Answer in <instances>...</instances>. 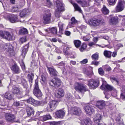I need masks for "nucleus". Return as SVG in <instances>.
Wrapping results in <instances>:
<instances>
[{
  "mask_svg": "<svg viewBox=\"0 0 125 125\" xmlns=\"http://www.w3.org/2000/svg\"><path fill=\"white\" fill-rule=\"evenodd\" d=\"M26 41V37H23L21 38L19 40L20 43L22 44Z\"/></svg>",
  "mask_w": 125,
  "mask_h": 125,
  "instance_id": "nucleus-46",
  "label": "nucleus"
},
{
  "mask_svg": "<svg viewBox=\"0 0 125 125\" xmlns=\"http://www.w3.org/2000/svg\"><path fill=\"white\" fill-rule=\"evenodd\" d=\"M76 2L83 7H87L89 6V0L87 1L85 0H76Z\"/></svg>",
  "mask_w": 125,
  "mask_h": 125,
  "instance_id": "nucleus-17",
  "label": "nucleus"
},
{
  "mask_svg": "<svg viewBox=\"0 0 125 125\" xmlns=\"http://www.w3.org/2000/svg\"><path fill=\"white\" fill-rule=\"evenodd\" d=\"M47 68L50 74L52 76H57L58 72L55 69L51 67H47Z\"/></svg>",
  "mask_w": 125,
  "mask_h": 125,
  "instance_id": "nucleus-18",
  "label": "nucleus"
},
{
  "mask_svg": "<svg viewBox=\"0 0 125 125\" xmlns=\"http://www.w3.org/2000/svg\"><path fill=\"white\" fill-rule=\"evenodd\" d=\"M27 12L25 10H23L20 13V16L21 17H25L27 14Z\"/></svg>",
  "mask_w": 125,
  "mask_h": 125,
  "instance_id": "nucleus-41",
  "label": "nucleus"
},
{
  "mask_svg": "<svg viewBox=\"0 0 125 125\" xmlns=\"http://www.w3.org/2000/svg\"><path fill=\"white\" fill-rule=\"evenodd\" d=\"M29 45L28 44H26L24 46L22 49V53L21 55L23 57H24L26 54L27 53L28 49L29 48Z\"/></svg>",
  "mask_w": 125,
  "mask_h": 125,
  "instance_id": "nucleus-28",
  "label": "nucleus"
},
{
  "mask_svg": "<svg viewBox=\"0 0 125 125\" xmlns=\"http://www.w3.org/2000/svg\"><path fill=\"white\" fill-rule=\"evenodd\" d=\"M120 98L123 100H125V93H122L121 94Z\"/></svg>",
  "mask_w": 125,
  "mask_h": 125,
  "instance_id": "nucleus-53",
  "label": "nucleus"
},
{
  "mask_svg": "<svg viewBox=\"0 0 125 125\" xmlns=\"http://www.w3.org/2000/svg\"><path fill=\"white\" fill-rule=\"evenodd\" d=\"M21 84L25 88H26L27 85V82L26 80L24 79L21 81Z\"/></svg>",
  "mask_w": 125,
  "mask_h": 125,
  "instance_id": "nucleus-45",
  "label": "nucleus"
},
{
  "mask_svg": "<svg viewBox=\"0 0 125 125\" xmlns=\"http://www.w3.org/2000/svg\"><path fill=\"white\" fill-rule=\"evenodd\" d=\"M81 125H92V122L90 119L88 118L81 121Z\"/></svg>",
  "mask_w": 125,
  "mask_h": 125,
  "instance_id": "nucleus-25",
  "label": "nucleus"
},
{
  "mask_svg": "<svg viewBox=\"0 0 125 125\" xmlns=\"http://www.w3.org/2000/svg\"><path fill=\"white\" fill-rule=\"evenodd\" d=\"M26 110L28 116H29L32 115H34V111L32 108L29 106L27 107H26Z\"/></svg>",
  "mask_w": 125,
  "mask_h": 125,
  "instance_id": "nucleus-23",
  "label": "nucleus"
},
{
  "mask_svg": "<svg viewBox=\"0 0 125 125\" xmlns=\"http://www.w3.org/2000/svg\"><path fill=\"white\" fill-rule=\"evenodd\" d=\"M83 39L84 41H89L90 40V39L88 37H87L85 36H83Z\"/></svg>",
  "mask_w": 125,
  "mask_h": 125,
  "instance_id": "nucleus-60",
  "label": "nucleus"
},
{
  "mask_svg": "<svg viewBox=\"0 0 125 125\" xmlns=\"http://www.w3.org/2000/svg\"><path fill=\"white\" fill-rule=\"evenodd\" d=\"M122 89L121 90L122 93H125V86L123 85H122Z\"/></svg>",
  "mask_w": 125,
  "mask_h": 125,
  "instance_id": "nucleus-64",
  "label": "nucleus"
},
{
  "mask_svg": "<svg viewBox=\"0 0 125 125\" xmlns=\"http://www.w3.org/2000/svg\"><path fill=\"white\" fill-rule=\"evenodd\" d=\"M6 119L8 121L12 123L15 118V117L14 115L10 114L7 113L5 114Z\"/></svg>",
  "mask_w": 125,
  "mask_h": 125,
  "instance_id": "nucleus-16",
  "label": "nucleus"
},
{
  "mask_svg": "<svg viewBox=\"0 0 125 125\" xmlns=\"http://www.w3.org/2000/svg\"><path fill=\"white\" fill-rule=\"evenodd\" d=\"M28 78L30 82L31 83H32V80L34 78V74L33 73H31L30 74L28 75Z\"/></svg>",
  "mask_w": 125,
  "mask_h": 125,
  "instance_id": "nucleus-40",
  "label": "nucleus"
},
{
  "mask_svg": "<svg viewBox=\"0 0 125 125\" xmlns=\"http://www.w3.org/2000/svg\"><path fill=\"white\" fill-rule=\"evenodd\" d=\"M64 24L61 22L59 23L58 25L59 29V34H58V35L61 37V34H62V31L63 30V27Z\"/></svg>",
  "mask_w": 125,
  "mask_h": 125,
  "instance_id": "nucleus-30",
  "label": "nucleus"
},
{
  "mask_svg": "<svg viewBox=\"0 0 125 125\" xmlns=\"http://www.w3.org/2000/svg\"><path fill=\"white\" fill-rule=\"evenodd\" d=\"M10 32L7 31H0V36L2 38L8 40V37Z\"/></svg>",
  "mask_w": 125,
  "mask_h": 125,
  "instance_id": "nucleus-21",
  "label": "nucleus"
},
{
  "mask_svg": "<svg viewBox=\"0 0 125 125\" xmlns=\"http://www.w3.org/2000/svg\"><path fill=\"white\" fill-rule=\"evenodd\" d=\"M125 7V2L124 0H119L117 5L115 8V10L117 12L122 11Z\"/></svg>",
  "mask_w": 125,
  "mask_h": 125,
  "instance_id": "nucleus-5",
  "label": "nucleus"
},
{
  "mask_svg": "<svg viewBox=\"0 0 125 125\" xmlns=\"http://www.w3.org/2000/svg\"><path fill=\"white\" fill-rule=\"evenodd\" d=\"M57 102L53 100L49 102L47 104L46 109L49 112H52L55 109L57 105Z\"/></svg>",
  "mask_w": 125,
  "mask_h": 125,
  "instance_id": "nucleus-6",
  "label": "nucleus"
},
{
  "mask_svg": "<svg viewBox=\"0 0 125 125\" xmlns=\"http://www.w3.org/2000/svg\"><path fill=\"white\" fill-rule=\"evenodd\" d=\"M115 0H109V4L111 5H114L115 3Z\"/></svg>",
  "mask_w": 125,
  "mask_h": 125,
  "instance_id": "nucleus-51",
  "label": "nucleus"
},
{
  "mask_svg": "<svg viewBox=\"0 0 125 125\" xmlns=\"http://www.w3.org/2000/svg\"><path fill=\"white\" fill-rule=\"evenodd\" d=\"M37 103H38V104H37V106L38 105L43 106L44 104H46L47 103V102L45 101H38Z\"/></svg>",
  "mask_w": 125,
  "mask_h": 125,
  "instance_id": "nucleus-42",
  "label": "nucleus"
},
{
  "mask_svg": "<svg viewBox=\"0 0 125 125\" xmlns=\"http://www.w3.org/2000/svg\"><path fill=\"white\" fill-rule=\"evenodd\" d=\"M73 42L75 46L77 48L80 47L81 43V42L79 40H75Z\"/></svg>",
  "mask_w": 125,
  "mask_h": 125,
  "instance_id": "nucleus-38",
  "label": "nucleus"
},
{
  "mask_svg": "<svg viewBox=\"0 0 125 125\" xmlns=\"http://www.w3.org/2000/svg\"><path fill=\"white\" fill-rule=\"evenodd\" d=\"M13 105L14 106H18L20 105V104L19 101H16L14 103Z\"/></svg>",
  "mask_w": 125,
  "mask_h": 125,
  "instance_id": "nucleus-55",
  "label": "nucleus"
},
{
  "mask_svg": "<svg viewBox=\"0 0 125 125\" xmlns=\"http://www.w3.org/2000/svg\"><path fill=\"white\" fill-rule=\"evenodd\" d=\"M13 47L9 43L0 44V52L4 51L9 55L12 56L14 55Z\"/></svg>",
  "mask_w": 125,
  "mask_h": 125,
  "instance_id": "nucleus-1",
  "label": "nucleus"
},
{
  "mask_svg": "<svg viewBox=\"0 0 125 125\" xmlns=\"http://www.w3.org/2000/svg\"><path fill=\"white\" fill-rule=\"evenodd\" d=\"M27 102L29 104H32L34 106H37L38 104V101L35 100L32 98H30L27 100Z\"/></svg>",
  "mask_w": 125,
  "mask_h": 125,
  "instance_id": "nucleus-29",
  "label": "nucleus"
},
{
  "mask_svg": "<svg viewBox=\"0 0 125 125\" xmlns=\"http://www.w3.org/2000/svg\"><path fill=\"white\" fill-rule=\"evenodd\" d=\"M98 54L97 53L93 54L92 56V58L93 59L97 60L98 59Z\"/></svg>",
  "mask_w": 125,
  "mask_h": 125,
  "instance_id": "nucleus-44",
  "label": "nucleus"
},
{
  "mask_svg": "<svg viewBox=\"0 0 125 125\" xmlns=\"http://www.w3.org/2000/svg\"><path fill=\"white\" fill-rule=\"evenodd\" d=\"M118 22V18L114 17L111 18L109 21V23L111 25H115Z\"/></svg>",
  "mask_w": 125,
  "mask_h": 125,
  "instance_id": "nucleus-27",
  "label": "nucleus"
},
{
  "mask_svg": "<svg viewBox=\"0 0 125 125\" xmlns=\"http://www.w3.org/2000/svg\"><path fill=\"white\" fill-rule=\"evenodd\" d=\"M88 62V59H85L82 61H80V62L81 64H85Z\"/></svg>",
  "mask_w": 125,
  "mask_h": 125,
  "instance_id": "nucleus-54",
  "label": "nucleus"
},
{
  "mask_svg": "<svg viewBox=\"0 0 125 125\" xmlns=\"http://www.w3.org/2000/svg\"><path fill=\"white\" fill-rule=\"evenodd\" d=\"M95 107L93 106L88 105L84 107V109L86 113L89 115H91L94 111Z\"/></svg>",
  "mask_w": 125,
  "mask_h": 125,
  "instance_id": "nucleus-13",
  "label": "nucleus"
},
{
  "mask_svg": "<svg viewBox=\"0 0 125 125\" xmlns=\"http://www.w3.org/2000/svg\"><path fill=\"white\" fill-rule=\"evenodd\" d=\"M58 65L62 67L63 69H65V63L63 62H62L58 63Z\"/></svg>",
  "mask_w": 125,
  "mask_h": 125,
  "instance_id": "nucleus-50",
  "label": "nucleus"
},
{
  "mask_svg": "<svg viewBox=\"0 0 125 125\" xmlns=\"http://www.w3.org/2000/svg\"><path fill=\"white\" fill-rule=\"evenodd\" d=\"M71 3L74 7L75 10L78 11L81 13H82V11L80 7L77 4L74 3L72 2Z\"/></svg>",
  "mask_w": 125,
  "mask_h": 125,
  "instance_id": "nucleus-33",
  "label": "nucleus"
},
{
  "mask_svg": "<svg viewBox=\"0 0 125 125\" xmlns=\"http://www.w3.org/2000/svg\"><path fill=\"white\" fill-rule=\"evenodd\" d=\"M69 48L68 47L64 46L63 49V52L65 55H70V53L68 52L67 50H69Z\"/></svg>",
  "mask_w": 125,
  "mask_h": 125,
  "instance_id": "nucleus-37",
  "label": "nucleus"
},
{
  "mask_svg": "<svg viewBox=\"0 0 125 125\" xmlns=\"http://www.w3.org/2000/svg\"><path fill=\"white\" fill-rule=\"evenodd\" d=\"M4 96L6 99L9 100H11L13 98L12 95L9 92L6 93L4 94Z\"/></svg>",
  "mask_w": 125,
  "mask_h": 125,
  "instance_id": "nucleus-36",
  "label": "nucleus"
},
{
  "mask_svg": "<svg viewBox=\"0 0 125 125\" xmlns=\"http://www.w3.org/2000/svg\"><path fill=\"white\" fill-rule=\"evenodd\" d=\"M91 64L94 65L96 66H97L99 64V62L94 61L92 62Z\"/></svg>",
  "mask_w": 125,
  "mask_h": 125,
  "instance_id": "nucleus-57",
  "label": "nucleus"
},
{
  "mask_svg": "<svg viewBox=\"0 0 125 125\" xmlns=\"http://www.w3.org/2000/svg\"><path fill=\"white\" fill-rule=\"evenodd\" d=\"M61 11L55 10V15L56 17L59 18L60 17V13Z\"/></svg>",
  "mask_w": 125,
  "mask_h": 125,
  "instance_id": "nucleus-52",
  "label": "nucleus"
},
{
  "mask_svg": "<svg viewBox=\"0 0 125 125\" xmlns=\"http://www.w3.org/2000/svg\"><path fill=\"white\" fill-rule=\"evenodd\" d=\"M65 34L67 36H70L71 34V32L68 31H65L64 32Z\"/></svg>",
  "mask_w": 125,
  "mask_h": 125,
  "instance_id": "nucleus-58",
  "label": "nucleus"
},
{
  "mask_svg": "<svg viewBox=\"0 0 125 125\" xmlns=\"http://www.w3.org/2000/svg\"><path fill=\"white\" fill-rule=\"evenodd\" d=\"M9 19L12 23H15L19 21L17 16L14 14L10 15L9 17Z\"/></svg>",
  "mask_w": 125,
  "mask_h": 125,
  "instance_id": "nucleus-19",
  "label": "nucleus"
},
{
  "mask_svg": "<svg viewBox=\"0 0 125 125\" xmlns=\"http://www.w3.org/2000/svg\"><path fill=\"white\" fill-rule=\"evenodd\" d=\"M87 47V45L84 43H83L82 45L81 46V48L80 49L81 52H83L86 48Z\"/></svg>",
  "mask_w": 125,
  "mask_h": 125,
  "instance_id": "nucleus-43",
  "label": "nucleus"
},
{
  "mask_svg": "<svg viewBox=\"0 0 125 125\" xmlns=\"http://www.w3.org/2000/svg\"><path fill=\"white\" fill-rule=\"evenodd\" d=\"M76 23H74L73 22H71L69 23L67 27L68 28H71L74 27Z\"/></svg>",
  "mask_w": 125,
  "mask_h": 125,
  "instance_id": "nucleus-48",
  "label": "nucleus"
},
{
  "mask_svg": "<svg viewBox=\"0 0 125 125\" xmlns=\"http://www.w3.org/2000/svg\"><path fill=\"white\" fill-rule=\"evenodd\" d=\"M51 117L50 115H44L42 116H41L40 117V120L42 121H44L47 120L51 119Z\"/></svg>",
  "mask_w": 125,
  "mask_h": 125,
  "instance_id": "nucleus-32",
  "label": "nucleus"
},
{
  "mask_svg": "<svg viewBox=\"0 0 125 125\" xmlns=\"http://www.w3.org/2000/svg\"><path fill=\"white\" fill-rule=\"evenodd\" d=\"M105 69L107 71H110L111 69V67L108 65H105Z\"/></svg>",
  "mask_w": 125,
  "mask_h": 125,
  "instance_id": "nucleus-56",
  "label": "nucleus"
},
{
  "mask_svg": "<svg viewBox=\"0 0 125 125\" xmlns=\"http://www.w3.org/2000/svg\"><path fill=\"white\" fill-rule=\"evenodd\" d=\"M20 5L21 6H23L24 4V0H20Z\"/></svg>",
  "mask_w": 125,
  "mask_h": 125,
  "instance_id": "nucleus-62",
  "label": "nucleus"
},
{
  "mask_svg": "<svg viewBox=\"0 0 125 125\" xmlns=\"http://www.w3.org/2000/svg\"><path fill=\"white\" fill-rule=\"evenodd\" d=\"M12 93L15 94L20 96L19 98H21L24 96L23 93L20 91V89L18 87H13L12 90Z\"/></svg>",
  "mask_w": 125,
  "mask_h": 125,
  "instance_id": "nucleus-12",
  "label": "nucleus"
},
{
  "mask_svg": "<svg viewBox=\"0 0 125 125\" xmlns=\"http://www.w3.org/2000/svg\"><path fill=\"white\" fill-rule=\"evenodd\" d=\"M55 114L57 117L62 118L64 116L65 113L63 111L61 110L56 111Z\"/></svg>",
  "mask_w": 125,
  "mask_h": 125,
  "instance_id": "nucleus-22",
  "label": "nucleus"
},
{
  "mask_svg": "<svg viewBox=\"0 0 125 125\" xmlns=\"http://www.w3.org/2000/svg\"><path fill=\"white\" fill-rule=\"evenodd\" d=\"M49 30L50 31V32L53 34L56 35L57 36L60 37L58 35V34H59V32H57V28L56 27H53Z\"/></svg>",
  "mask_w": 125,
  "mask_h": 125,
  "instance_id": "nucleus-31",
  "label": "nucleus"
},
{
  "mask_svg": "<svg viewBox=\"0 0 125 125\" xmlns=\"http://www.w3.org/2000/svg\"><path fill=\"white\" fill-rule=\"evenodd\" d=\"M14 37L10 33L8 37V40H14Z\"/></svg>",
  "mask_w": 125,
  "mask_h": 125,
  "instance_id": "nucleus-49",
  "label": "nucleus"
},
{
  "mask_svg": "<svg viewBox=\"0 0 125 125\" xmlns=\"http://www.w3.org/2000/svg\"><path fill=\"white\" fill-rule=\"evenodd\" d=\"M64 95V93L63 90L61 89H59L57 92L55 94V95L57 98H59L62 97Z\"/></svg>",
  "mask_w": 125,
  "mask_h": 125,
  "instance_id": "nucleus-24",
  "label": "nucleus"
},
{
  "mask_svg": "<svg viewBox=\"0 0 125 125\" xmlns=\"http://www.w3.org/2000/svg\"><path fill=\"white\" fill-rule=\"evenodd\" d=\"M93 118L94 122L98 123L100 122L102 118V116L100 114L98 113L94 116Z\"/></svg>",
  "mask_w": 125,
  "mask_h": 125,
  "instance_id": "nucleus-26",
  "label": "nucleus"
},
{
  "mask_svg": "<svg viewBox=\"0 0 125 125\" xmlns=\"http://www.w3.org/2000/svg\"><path fill=\"white\" fill-rule=\"evenodd\" d=\"M85 73L88 76H90L92 75V73L90 72L87 71L85 72Z\"/></svg>",
  "mask_w": 125,
  "mask_h": 125,
  "instance_id": "nucleus-63",
  "label": "nucleus"
},
{
  "mask_svg": "<svg viewBox=\"0 0 125 125\" xmlns=\"http://www.w3.org/2000/svg\"><path fill=\"white\" fill-rule=\"evenodd\" d=\"M57 10L62 11L64 10V8L62 3L59 1H57L56 2Z\"/></svg>",
  "mask_w": 125,
  "mask_h": 125,
  "instance_id": "nucleus-15",
  "label": "nucleus"
},
{
  "mask_svg": "<svg viewBox=\"0 0 125 125\" xmlns=\"http://www.w3.org/2000/svg\"><path fill=\"white\" fill-rule=\"evenodd\" d=\"M33 93L38 98L41 99L42 95V94L39 88L38 81L36 79L35 81V83L34 85Z\"/></svg>",
  "mask_w": 125,
  "mask_h": 125,
  "instance_id": "nucleus-4",
  "label": "nucleus"
},
{
  "mask_svg": "<svg viewBox=\"0 0 125 125\" xmlns=\"http://www.w3.org/2000/svg\"><path fill=\"white\" fill-rule=\"evenodd\" d=\"M112 52L107 50H105L104 52V56L108 58H111V54Z\"/></svg>",
  "mask_w": 125,
  "mask_h": 125,
  "instance_id": "nucleus-34",
  "label": "nucleus"
},
{
  "mask_svg": "<svg viewBox=\"0 0 125 125\" xmlns=\"http://www.w3.org/2000/svg\"><path fill=\"white\" fill-rule=\"evenodd\" d=\"M49 84L50 85L57 88L61 85V82L59 79L55 78L50 81L49 82Z\"/></svg>",
  "mask_w": 125,
  "mask_h": 125,
  "instance_id": "nucleus-7",
  "label": "nucleus"
},
{
  "mask_svg": "<svg viewBox=\"0 0 125 125\" xmlns=\"http://www.w3.org/2000/svg\"><path fill=\"white\" fill-rule=\"evenodd\" d=\"M68 111L72 114L78 115H80L82 113L81 109L76 106L71 107L70 110L69 109Z\"/></svg>",
  "mask_w": 125,
  "mask_h": 125,
  "instance_id": "nucleus-11",
  "label": "nucleus"
},
{
  "mask_svg": "<svg viewBox=\"0 0 125 125\" xmlns=\"http://www.w3.org/2000/svg\"><path fill=\"white\" fill-rule=\"evenodd\" d=\"M98 73L99 74L101 75H103L104 74V72L102 68H100L98 69Z\"/></svg>",
  "mask_w": 125,
  "mask_h": 125,
  "instance_id": "nucleus-47",
  "label": "nucleus"
},
{
  "mask_svg": "<svg viewBox=\"0 0 125 125\" xmlns=\"http://www.w3.org/2000/svg\"><path fill=\"white\" fill-rule=\"evenodd\" d=\"M105 104V101L103 100L97 101L96 104V106L100 109H103Z\"/></svg>",
  "mask_w": 125,
  "mask_h": 125,
  "instance_id": "nucleus-20",
  "label": "nucleus"
},
{
  "mask_svg": "<svg viewBox=\"0 0 125 125\" xmlns=\"http://www.w3.org/2000/svg\"><path fill=\"white\" fill-rule=\"evenodd\" d=\"M19 32L20 34H27L28 33V31L26 28H23L21 29L19 31Z\"/></svg>",
  "mask_w": 125,
  "mask_h": 125,
  "instance_id": "nucleus-39",
  "label": "nucleus"
},
{
  "mask_svg": "<svg viewBox=\"0 0 125 125\" xmlns=\"http://www.w3.org/2000/svg\"><path fill=\"white\" fill-rule=\"evenodd\" d=\"M99 84V81L91 80L88 81V86L91 89H94L98 87Z\"/></svg>",
  "mask_w": 125,
  "mask_h": 125,
  "instance_id": "nucleus-9",
  "label": "nucleus"
},
{
  "mask_svg": "<svg viewBox=\"0 0 125 125\" xmlns=\"http://www.w3.org/2000/svg\"><path fill=\"white\" fill-rule=\"evenodd\" d=\"M47 4L48 7H50L52 4L50 0H46Z\"/></svg>",
  "mask_w": 125,
  "mask_h": 125,
  "instance_id": "nucleus-59",
  "label": "nucleus"
},
{
  "mask_svg": "<svg viewBox=\"0 0 125 125\" xmlns=\"http://www.w3.org/2000/svg\"><path fill=\"white\" fill-rule=\"evenodd\" d=\"M105 21L103 19H90L89 21V24L91 26L96 28L98 26L104 24Z\"/></svg>",
  "mask_w": 125,
  "mask_h": 125,
  "instance_id": "nucleus-3",
  "label": "nucleus"
},
{
  "mask_svg": "<svg viewBox=\"0 0 125 125\" xmlns=\"http://www.w3.org/2000/svg\"><path fill=\"white\" fill-rule=\"evenodd\" d=\"M51 14L50 10L46 11L43 15V23L44 24H48L50 22L51 19Z\"/></svg>",
  "mask_w": 125,
  "mask_h": 125,
  "instance_id": "nucleus-10",
  "label": "nucleus"
},
{
  "mask_svg": "<svg viewBox=\"0 0 125 125\" xmlns=\"http://www.w3.org/2000/svg\"><path fill=\"white\" fill-rule=\"evenodd\" d=\"M101 11L102 13L104 15L107 14L109 12V10L104 5V6L103 7Z\"/></svg>",
  "mask_w": 125,
  "mask_h": 125,
  "instance_id": "nucleus-35",
  "label": "nucleus"
},
{
  "mask_svg": "<svg viewBox=\"0 0 125 125\" xmlns=\"http://www.w3.org/2000/svg\"><path fill=\"white\" fill-rule=\"evenodd\" d=\"M118 70L119 72H123V71L122 70L120 69H118L116 68H115L114 70V72H115L118 73V72L117 71V70Z\"/></svg>",
  "mask_w": 125,
  "mask_h": 125,
  "instance_id": "nucleus-61",
  "label": "nucleus"
},
{
  "mask_svg": "<svg viewBox=\"0 0 125 125\" xmlns=\"http://www.w3.org/2000/svg\"><path fill=\"white\" fill-rule=\"evenodd\" d=\"M74 89L79 92H82L86 91V86L83 84L78 83H76L75 84Z\"/></svg>",
  "mask_w": 125,
  "mask_h": 125,
  "instance_id": "nucleus-8",
  "label": "nucleus"
},
{
  "mask_svg": "<svg viewBox=\"0 0 125 125\" xmlns=\"http://www.w3.org/2000/svg\"><path fill=\"white\" fill-rule=\"evenodd\" d=\"M100 88L104 91V93L105 95V97L107 99L110 97L109 91H115V89L112 86L108 84L103 83L100 87Z\"/></svg>",
  "mask_w": 125,
  "mask_h": 125,
  "instance_id": "nucleus-2",
  "label": "nucleus"
},
{
  "mask_svg": "<svg viewBox=\"0 0 125 125\" xmlns=\"http://www.w3.org/2000/svg\"><path fill=\"white\" fill-rule=\"evenodd\" d=\"M11 69L14 73L18 74L21 72V71L19 67L16 63L12 66Z\"/></svg>",
  "mask_w": 125,
  "mask_h": 125,
  "instance_id": "nucleus-14",
  "label": "nucleus"
}]
</instances>
